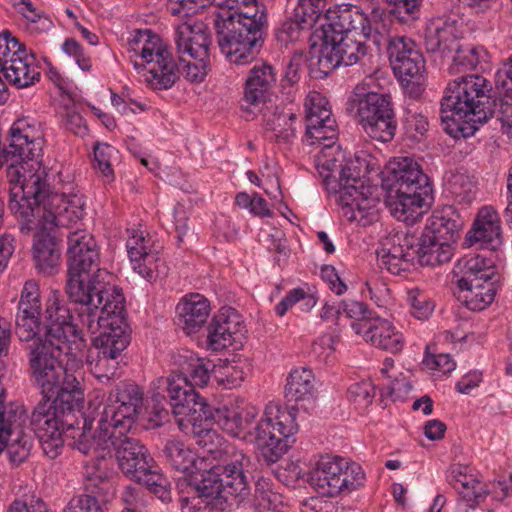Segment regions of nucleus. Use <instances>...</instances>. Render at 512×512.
<instances>
[{"mask_svg": "<svg viewBox=\"0 0 512 512\" xmlns=\"http://www.w3.org/2000/svg\"><path fill=\"white\" fill-rule=\"evenodd\" d=\"M46 325L39 328L31 340L24 343L31 375L49 393L58 387L65 370H79L86 341L72 322L70 310L54 298L46 307Z\"/></svg>", "mask_w": 512, "mask_h": 512, "instance_id": "obj_1", "label": "nucleus"}, {"mask_svg": "<svg viewBox=\"0 0 512 512\" xmlns=\"http://www.w3.org/2000/svg\"><path fill=\"white\" fill-rule=\"evenodd\" d=\"M329 20L323 27L317 60L313 63L324 76L341 65H354L365 56L366 47L358 37L371 39L380 46L389 34V19L380 7L366 14L358 6L342 5Z\"/></svg>", "mask_w": 512, "mask_h": 512, "instance_id": "obj_2", "label": "nucleus"}, {"mask_svg": "<svg viewBox=\"0 0 512 512\" xmlns=\"http://www.w3.org/2000/svg\"><path fill=\"white\" fill-rule=\"evenodd\" d=\"M329 141L315 157L325 189L337 196L336 201L348 221L361 226L372 224L379 219L381 211L380 189L365 185L355 161L347 158L335 140Z\"/></svg>", "mask_w": 512, "mask_h": 512, "instance_id": "obj_3", "label": "nucleus"}, {"mask_svg": "<svg viewBox=\"0 0 512 512\" xmlns=\"http://www.w3.org/2000/svg\"><path fill=\"white\" fill-rule=\"evenodd\" d=\"M298 409L283 407L278 402H269L263 417L254 427L249 426L258 415V410L234 393L226 396V433L244 442L254 443L259 455L267 463L277 462L288 450L289 438L298 431Z\"/></svg>", "mask_w": 512, "mask_h": 512, "instance_id": "obj_4", "label": "nucleus"}, {"mask_svg": "<svg viewBox=\"0 0 512 512\" xmlns=\"http://www.w3.org/2000/svg\"><path fill=\"white\" fill-rule=\"evenodd\" d=\"M69 256L66 291L69 299L79 306L123 294L120 287L106 280L112 275L101 269L100 252L96 240L86 230H77L68 236Z\"/></svg>", "mask_w": 512, "mask_h": 512, "instance_id": "obj_5", "label": "nucleus"}, {"mask_svg": "<svg viewBox=\"0 0 512 512\" xmlns=\"http://www.w3.org/2000/svg\"><path fill=\"white\" fill-rule=\"evenodd\" d=\"M490 82L480 75L459 77L448 84L441 100L440 117L453 137L474 135L493 115Z\"/></svg>", "mask_w": 512, "mask_h": 512, "instance_id": "obj_6", "label": "nucleus"}, {"mask_svg": "<svg viewBox=\"0 0 512 512\" xmlns=\"http://www.w3.org/2000/svg\"><path fill=\"white\" fill-rule=\"evenodd\" d=\"M92 430V425L85 421L83 430H75L72 428L73 441L68 445L77 449L83 454L93 455L98 462L96 468L98 472L95 474V478L104 480L108 477L105 471H101V468L106 469L105 457L110 455L112 450L116 452V459L118 461L120 469L127 475L141 480L143 476H146L151 472L153 468V459L148 454V451L144 445H142L137 439L128 437L127 433L124 432L121 435H107V438L112 442L111 445H104L102 440H106V436H101L100 430ZM108 434L113 433V429H108Z\"/></svg>", "mask_w": 512, "mask_h": 512, "instance_id": "obj_7", "label": "nucleus"}, {"mask_svg": "<svg viewBox=\"0 0 512 512\" xmlns=\"http://www.w3.org/2000/svg\"><path fill=\"white\" fill-rule=\"evenodd\" d=\"M124 48L129 62L151 90H168L178 80V67L167 44L151 30H134Z\"/></svg>", "mask_w": 512, "mask_h": 512, "instance_id": "obj_8", "label": "nucleus"}, {"mask_svg": "<svg viewBox=\"0 0 512 512\" xmlns=\"http://www.w3.org/2000/svg\"><path fill=\"white\" fill-rule=\"evenodd\" d=\"M77 313L82 326L89 333L99 331V335L92 339V349L101 354L121 357L130 343L124 294H116L101 304L95 301L79 306Z\"/></svg>", "mask_w": 512, "mask_h": 512, "instance_id": "obj_9", "label": "nucleus"}, {"mask_svg": "<svg viewBox=\"0 0 512 512\" xmlns=\"http://www.w3.org/2000/svg\"><path fill=\"white\" fill-rule=\"evenodd\" d=\"M451 257L449 242L423 232L418 240L403 234L389 236L378 252L380 265L392 274L409 271L416 262L422 266L441 265Z\"/></svg>", "mask_w": 512, "mask_h": 512, "instance_id": "obj_10", "label": "nucleus"}, {"mask_svg": "<svg viewBox=\"0 0 512 512\" xmlns=\"http://www.w3.org/2000/svg\"><path fill=\"white\" fill-rule=\"evenodd\" d=\"M362 467L350 459L336 455H322L310 472V486L320 495L338 497L349 495L365 483Z\"/></svg>", "mask_w": 512, "mask_h": 512, "instance_id": "obj_11", "label": "nucleus"}, {"mask_svg": "<svg viewBox=\"0 0 512 512\" xmlns=\"http://www.w3.org/2000/svg\"><path fill=\"white\" fill-rule=\"evenodd\" d=\"M223 461L216 457H201L195 472L188 477L192 496H181L182 512H222Z\"/></svg>", "mask_w": 512, "mask_h": 512, "instance_id": "obj_12", "label": "nucleus"}, {"mask_svg": "<svg viewBox=\"0 0 512 512\" xmlns=\"http://www.w3.org/2000/svg\"><path fill=\"white\" fill-rule=\"evenodd\" d=\"M142 404L143 391L135 383H121L109 393L107 403L96 420L97 426L95 428V430H100L101 436H106V440H102V443H105L104 445L112 443L107 438L108 429H113V433L109 434L110 437L129 432Z\"/></svg>", "mask_w": 512, "mask_h": 512, "instance_id": "obj_13", "label": "nucleus"}, {"mask_svg": "<svg viewBox=\"0 0 512 512\" xmlns=\"http://www.w3.org/2000/svg\"><path fill=\"white\" fill-rule=\"evenodd\" d=\"M347 111L354 115L365 132L380 142H389L395 136L397 121L391 97L368 92L349 98Z\"/></svg>", "mask_w": 512, "mask_h": 512, "instance_id": "obj_14", "label": "nucleus"}, {"mask_svg": "<svg viewBox=\"0 0 512 512\" xmlns=\"http://www.w3.org/2000/svg\"><path fill=\"white\" fill-rule=\"evenodd\" d=\"M64 416L61 410L52 405L49 397L38 403L31 416L34 432L43 452L50 459H55L63 448Z\"/></svg>", "mask_w": 512, "mask_h": 512, "instance_id": "obj_15", "label": "nucleus"}, {"mask_svg": "<svg viewBox=\"0 0 512 512\" xmlns=\"http://www.w3.org/2000/svg\"><path fill=\"white\" fill-rule=\"evenodd\" d=\"M249 465L250 458L243 449L226 442V511L249 504L250 484L246 474Z\"/></svg>", "mask_w": 512, "mask_h": 512, "instance_id": "obj_16", "label": "nucleus"}, {"mask_svg": "<svg viewBox=\"0 0 512 512\" xmlns=\"http://www.w3.org/2000/svg\"><path fill=\"white\" fill-rule=\"evenodd\" d=\"M167 390L173 406V414L179 429L188 433V422L195 420L208 404L194 390L187 376L179 371L172 373L167 379Z\"/></svg>", "mask_w": 512, "mask_h": 512, "instance_id": "obj_17", "label": "nucleus"}, {"mask_svg": "<svg viewBox=\"0 0 512 512\" xmlns=\"http://www.w3.org/2000/svg\"><path fill=\"white\" fill-rule=\"evenodd\" d=\"M306 134L312 144L322 145L324 140H336V121L332 117L329 101L317 91L307 94L304 101Z\"/></svg>", "mask_w": 512, "mask_h": 512, "instance_id": "obj_18", "label": "nucleus"}, {"mask_svg": "<svg viewBox=\"0 0 512 512\" xmlns=\"http://www.w3.org/2000/svg\"><path fill=\"white\" fill-rule=\"evenodd\" d=\"M385 191H430L429 178L421 166L410 157L394 158L389 163L382 180Z\"/></svg>", "mask_w": 512, "mask_h": 512, "instance_id": "obj_19", "label": "nucleus"}, {"mask_svg": "<svg viewBox=\"0 0 512 512\" xmlns=\"http://www.w3.org/2000/svg\"><path fill=\"white\" fill-rule=\"evenodd\" d=\"M388 55L395 75L402 81L419 83L423 78L425 61L411 39L395 37L389 40Z\"/></svg>", "mask_w": 512, "mask_h": 512, "instance_id": "obj_20", "label": "nucleus"}, {"mask_svg": "<svg viewBox=\"0 0 512 512\" xmlns=\"http://www.w3.org/2000/svg\"><path fill=\"white\" fill-rule=\"evenodd\" d=\"M42 301L37 281L27 280L20 293L15 316V333L19 340H31L42 327L40 315Z\"/></svg>", "mask_w": 512, "mask_h": 512, "instance_id": "obj_21", "label": "nucleus"}, {"mask_svg": "<svg viewBox=\"0 0 512 512\" xmlns=\"http://www.w3.org/2000/svg\"><path fill=\"white\" fill-rule=\"evenodd\" d=\"M176 49L182 61L209 60L210 35L201 21H186L175 27Z\"/></svg>", "mask_w": 512, "mask_h": 512, "instance_id": "obj_22", "label": "nucleus"}, {"mask_svg": "<svg viewBox=\"0 0 512 512\" xmlns=\"http://www.w3.org/2000/svg\"><path fill=\"white\" fill-rule=\"evenodd\" d=\"M351 328L367 343L394 354L399 353L405 345L402 332L387 319L377 317L371 320L352 322Z\"/></svg>", "mask_w": 512, "mask_h": 512, "instance_id": "obj_23", "label": "nucleus"}, {"mask_svg": "<svg viewBox=\"0 0 512 512\" xmlns=\"http://www.w3.org/2000/svg\"><path fill=\"white\" fill-rule=\"evenodd\" d=\"M128 232L126 247L133 270L148 281L155 280L159 256L152 237L142 230L132 229Z\"/></svg>", "mask_w": 512, "mask_h": 512, "instance_id": "obj_24", "label": "nucleus"}, {"mask_svg": "<svg viewBox=\"0 0 512 512\" xmlns=\"http://www.w3.org/2000/svg\"><path fill=\"white\" fill-rule=\"evenodd\" d=\"M503 243L500 217L491 206L482 207L477 214L472 228L465 236L467 246L478 245L491 251L498 250Z\"/></svg>", "mask_w": 512, "mask_h": 512, "instance_id": "obj_25", "label": "nucleus"}, {"mask_svg": "<svg viewBox=\"0 0 512 512\" xmlns=\"http://www.w3.org/2000/svg\"><path fill=\"white\" fill-rule=\"evenodd\" d=\"M13 417L15 414L5 410L2 397H0V453L6 449L10 462L18 465L29 457L32 439L14 426Z\"/></svg>", "mask_w": 512, "mask_h": 512, "instance_id": "obj_26", "label": "nucleus"}, {"mask_svg": "<svg viewBox=\"0 0 512 512\" xmlns=\"http://www.w3.org/2000/svg\"><path fill=\"white\" fill-rule=\"evenodd\" d=\"M212 415V409L208 405L200 415L196 414L195 420L187 423V434H192L196 438L197 444L206 449L208 455L205 457H216L217 460L223 461V428L219 422L212 420Z\"/></svg>", "mask_w": 512, "mask_h": 512, "instance_id": "obj_27", "label": "nucleus"}, {"mask_svg": "<svg viewBox=\"0 0 512 512\" xmlns=\"http://www.w3.org/2000/svg\"><path fill=\"white\" fill-rule=\"evenodd\" d=\"M430 191H386L385 202L391 214L399 221L414 224L428 208Z\"/></svg>", "mask_w": 512, "mask_h": 512, "instance_id": "obj_28", "label": "nucleus"}, {"mask_svg": "<svg viewBox=\"0 0 512 512\" xmlns=\"http://www.w3.org/2000/svg\"><path fill=\"white\" fill-rule=\"evenodd\" d=\"M461 37L458 21L450 17H435L428 20L424 32V45L428 52H450Z\"/></svg>", "mask_w": 512, "mask_h": 512, "instance_id": "obj_29", "label": "nucleus"}, {"mask_svg": "<svg viewBox=\"0 0 512 512\" xmlns=\"http://www.w3.org/2000/svg\"><path fill=\"white\" fill-rule=\"evenodd\" d=\"M178 324L185 334L199 332L211 313L210 301L202 294L189 293L181 298L176 307Z\"/></svg>", "mask_w": 512, "mask_h": 512, "instance_id": "obj_30", "label": "nucleus"}, {"mask_svg": "<svg viewBox=\"0 0 512 512\" xmlns=\"http://www.w3.org/2000/svg\"><path fill=\"white\" fill-rule=\"evenodd\" d=\"M78 370H65L58 387L48 394L43 393V399H51L52 405L61 410L62 414L73 411L84 400V393L80 382L74 372Z\"/></svg>", "mask_w": 512, "mask_h": 512, "instance_id": "obj_31", "label": "nucleus"}, {"mask_svg": "<svg viewBox=\"0 0 512 512\" xmlns=\"http://www.w3.org/2000/svg\"><path fill=\"white\" fill-rule=\"evenodd\" d=\"M0 70L6 81L18 89L30 87L40 79V67L30 51L0 66Z\"/></svg>", "mask_w": 512, "mask_h": 512, "instance_id": "obj_32", "label": "nucleus"}, {"mask_svg": "<svg viewBox=\"0 0 512 512\" xmlns=\"http://www.w3.org/2000/svg\"><path fill=\"white\" fill-rule=\"evenodd\" d=\"M276 80V72L273 66L267 63L255 65L250 70L245 83L244 101L248 105H259L275 85Z\"/></svg>", "mask_w": 512, "mask_h": 512, "instance_id": "obj_33", "label": "nucleus"}, {"mask_svg": "<svg viewBox=\"0 0 512 512\" xmlns=\"http://www.w3.org/2000/svg\"><path fill=\"white\" fill-rule=\"evenodd\" d=\"M455 271L460 275L458 285L469 282H488L496 274L494 261L484 255H466L458 260Z\"/></svg>", "mask_w": 512, "mask_h": 512, "instance_id": "obj_34", "label": "nucleus"}, {"mask_svg": "<svg viewBox=\"0 0 512 512\" xmlns=\"http://www.w3.org/2000/svg\"><path fill=\"white\" fill-rule=\"evenodd\" d=\"M462 226L459 215L452 206L435 210L429 217L423 233L433 234L437 238L452 242L458 236Z\"/></svg>", "mask_w": 512, "mask_h": 512, "instance_id": "obj_35", "label": "nucleus"}, {"mask_svg": "<svg viewBox=\"0 0 512 512\" xmlns=\"http://www.w3.org/2000/svg\"><path fill=\"white\" fill-rule=\"evenodd\" d=\"M315 377L312 370L301 367L293 369L285 385L284 395L288 402H311L315 394Z\"/></svg>", "mask_w": 512, "mask_h": 512, "instance_id": "obj_36", "label": "nucleus"}, {"mask_svg": "<svg viewBox=\"0 0 512 512\" xmlns=\"http://www.w3.org/2000/svg\"><path fill=\"white\" fill-rule=\"evenodd\" d=\"M467 467H459L454 471L452 485L467 505L474 508L487 495L486 485L473 474L468 473Z\"/></svg>", "mask_w": 512, "mask_h": 512, "instance_id": "obj_37", "label": "nucleus"}, {"mask_svg": "<svg viewBox=\"0 0 512 512\" xmlns=\"http://www.w3.org/2000/svg\"><path fill=\"white\" fill-rule=\"evenodd\" d=\"M458 287L459 299L473 311L484 310L493 302L496 295L494 283L491 281L469 282L468 285Z\"/></svg>", "mask_w": 512, "mask_h": 512, "instance_id": "obj_38", "label": "nucleus"}, {"mask_svg": "<svg viewBox=\"0 0 512 512\" xmlns=\"http://www.w3.org/2000/svg\"><path fill=\"white\" fill-rule=\"evenodd\" d=\"M297 114L292 107H276L267 118L266 128L273 133L278 142L291 143L296 138Z\"/></svg>", "mask_w": 512, "mask_h": 512, "instance_id": "obj_39", "label": "nucleus"}, {"mask_svg": "<svg viewBox=\"0 0 512 512\" xmlns=\"http://www.w3.org/2000/svg\"><path fill=\"white\" fill-rule=\"evenodd\" d=\"M180 363V373L187 376L193 386L204 387L214 376L217 379V366L210 360L199 358L192 353H187Z\"/></svg>", "mask_w": 512, "mask_h": 512, "instance_id": "obj_40", "label": "nucleus"}, {"mask_svg": "<svg viewBox=\"0 0 512 512\" xmlns=\"http://www.w3.org/2000/svg\"><path fill=\"white\" fill-rule=\"evenodd\" d=\"M260 40L256 37L237 39L235 36H226V59L235 66L250 64L260 51Z\"/></svg>", "mask_w": 512, "mask_h": 512, "instance_id": "obj_41", "label": "nucleus"}, {"mask_svg": "<svg viewBox=\"0 0 512 512\" xmlns=\"http://www.w3.org/2000/svg\"><path fill=\"white\" fill-rule=\"evenodd\" d=\"M163 451L171 466L187 477L195 472L201 458L182 441L175 439L167 441Z\"/></svg>", "mask_w": 512, "mask_h": 512, "instance_id": "obj_42", "label": "nucleus"}, {"mask_svg": "<svg viewBox=\"0 0 512 512\" xmlns=\"http://www.w3.org/2000/svg\"><path fill=\"white\" fill-rule=\"evenodd\" d=\"M33 255L37 267L43 272L50 273L60 258L55 239L49 234L38 233L34 237Z\"/></svg>", "mask_w": 512, "mask_h": 512, "instance_id": "obj_43", "label": "nucleus"}, {"mask_svg": "<svg viewBox=\"0 0 512 512\" xmlns=\"http://www.w3.org/2000/svg\"><path fill=\"white\" fill-rule=\"evenodd\" d=\"M16 10L27 20L31 33L48 32L53 27L51 19L30 0H12Z\"/></svg>", "mask_w": 512, "mask_h": 512, "instance_id": "obj_44", "label": "nucleus"}, {"mask_svg": "<svg viewBox=\"0 0 512 512\" xmlns=\"http://www.w3.org/2000/svg\"><path fill=\"white\" fill-rule=\"evenodd\" d=\"M120 357L111 354H101L91 349L87 356V364L91 373L101 382L109 381L117 374Z\"/></svg>", "mask_w": 512, "mask_h": 512, "instance_id": "obj_45", "label": "nucleus"}, {"mask_svg": "<svg viewBox=\"0 0 512 512\" xmlns=\"http://www.w3.org/2000/svg\"><path fill=\"white\" fill-rule=\"evenodd\" d=\"M255 506L262 510L279 511L284 506L283 496L273 489L270 479L259 477L255 483Z\"/></svg>", "mask_w": 512, "mask_h": 512, "instance_id": "obj_46", "label": "nucleus"}, {"mask_svg": "<svg viewBox=\"0 0 512 512\" xmlns=\"http://www.w3.org/2000/svg\"><path fill=\"white\" fill-rule=\"evenodd\" d=\"M226 36H235L237 39H261L260 20H249V17H239L226 10Z\"/></svg>", "mask_w": 512, "mask_h": 512, "instance_id": "obj_47", "label": "nucleus"}, {"mask_svg": "<svg viewBox=\"0 0 512 512\" xmlns=\"http://www.w3.org/2000/svg\"><path fill=\"white\" fill-rule=\"evenodd\" d=\"M247 339V329L239 312L226 307V349L231 347L233 351L240 350Z\"/></svg>", "mask_w": 512, "mask_h": 512, "instance_id": "obj_48", "label": "nucleus"}, {"mask_svg": "<svg viewBox=\"0 0 512 512\" xmlns=\"http://www.w3.org/2000/svg\"><path fill=\"white\" fill-rule=\"evenodd\" d=\"M448 190L456 203L469 205L476 197L477 186L472 177L465 173L457 172L450 177Z\"/></svg>", "mask_w": 512, "mask_h": 512, "instance_id": "obj_49", "label": "nucleus"}, {"mask_svg": "<svg viewBox=\"0 0 512 512\" xmlns=\"http://www.w3.org/2000/svg\"><path fill=\"white\" fill-rule=\"evenodd\" d=\"M455 55L451 69L455 73L465 72L475 69L484 54L482 47L472 45L456 46L454 48Z\"/></svg>", "mask_w": 512, "mask_h": 512, "instance_id": "obj_50", "label": "nucleus"}, {"mask_svg": "<svg viewBox=\"0 0 512 512\" xmlns=\"http://www.w3.org/2000/svg\"><path fill=\"white\" fill-rule=\"evenodd\" d=\"M79 108V105L75 103L65 104L62 106L59 113L61 117V125L67 131L83 137L88 133V127Z\"/></svg>", "mask_w": 512, "mask_h": 512, "instance_id": "obj_51", "label": "nucleus"}, {"mask_svg": "<svg viewBox=\"0 0 512 512\" xmlns=\"http://www.w3.org/2000/svg\"><path fill=\"white\" fill-rule=\"evenodd\" d=\"M326 10V0H299L294 9L297 21L312 27Z\"/></svg>", "mask_w": 512, "mask_h": 512, "instance_id": "obj_52", "label": "nucleus"}, {"mask_svg": "<svg viewBox=\"0 0 512 512\" xmlns=\"http://www.w3.org/2000/svg\"><path fill=\"white\" fill-rule=\"evenodd\" d=\"M407 301L411 307V314L419 320L428 319L435 308L432 299L419 288L407 291Z\"/></svg>", "mask_w": 512, "mask_h": 512, "instance_id": "obj_53", "label": "nucleus"}, {"mask_svg": "<svg viewBox=\"0 0 512 512\" xmlns=\"http://www.w3.org/2000/svg\"><path fill=\"white\" fill-rule=\"evenodd\" d=\"M118 150L107 144L97 143L94 146L95 168L110 181L113 178L112 162L117 158Z\"/></svg>", "mask_w": 512, "mask_h": 512, "instance_id": "obj_54", "label": "nucleus"}, {"mask_svg": "<svg viewBox=\"0 0 512 512\" xmlns=\"http://www.w3.org/2000/svg\"><path fill=\"white\" fill-rule=\"evenodd\" d=\"M27 52L26 46L20 43L10 31L4 30L0 33V66Z\"/></svg>", "mask_w": 512, "mask_h": 512, "instance_id": "obj_55", "label": "nucleus"}, {"mask_svg": "<svg viewBox=\"0 0 512 512\" xmlns=\"http://www.w3.org/2000/svg\"><path fill=\"white\" fill-rule=\"evenodd\" d=\"M250 371V365L242 360L238 354H233L232 359L226 356V388L237 387Z\"/></svg>", "mask_w": 512, "mask_h": 512, "instance_id": "obj_56", "label": "nucleus"}, {"mask_svg": "<svg viewBox=\"0 0 512 512\" xmlns=\"http://www.w3.org/2000/svg\"><path fill=\"white\" fill-rule=\"evenodd\" d=\"M429 123L427 117L416 110L407 109L404 117V129L406 135L419 140L428 131Z\"/></svg>", "mask_w": 512, "mask_h": 512, "instance_id": "obj_57", "label": "nucleus"}, {"mask_svg": "<svg viewBox=\"0 0 512 512\" xmlns=\"http://www.w3.org/2000/svg\"><path fill=\"white\" fill-rule=\"evenodd\" d=\"M304 300L308 307L316 305V299L308 294L303 288H294L275 306V312L278 316H284L286 312L297 302Z\"/></svg>", "mask_w": 512, "mask_h": 512, "instance_id": "obj_58", "label": "nucleus"}, {"mask_svg": "<svg viewBox=\"0 0 512 512\" xmlns=\"http://www.w3.org/2000/svg\"><path fill=\"white\" fill-rule=\"evenodd\" d=\"M62 51L72 57L82 71L89 72L92 69L91 57L75 39H66L62 44Z\"/></svg>", "mask_w": 512, "mask_h": 512, "instance_id": "obj_59", "label": "nucleus"}, {"mask_svg": "<svg viewBox=\"0 0 512 512\" xmlns=\"http://www.w3.org/2000/svg\"><path fill=\"white\" fill-rule=\"evenodd\" d=\"M422 365L428 370L443 374L452 372L456 367L455 361L452 359L450 354L446 353H426L423 358Z\"/></svg>", "mask_w": 512, "mask_h": 512, "instance_id": "obj_60", "label": "nucleus"}, {"mask_svg": "<svg viewBox=\"0 0 512 512\" xmlns=\"http://www.w3.org/2000/svg\"><path fill=\"white\" fill-rule=\"evenodd\" d=\"M374 395V388L368 381L353 383L347 391L348 399L360 407L371 404Z\"/></svg>", "mask_w": 512, "mask_h": 512, "instance_id": "obj_61", "label": "nucleus"}, {"mask_svg": "<svg viewBox=\"0 0 512 512\" xmlns=\"http://www.w3.org/2000/svg\"><path fill=\"white\" fill-rule=\"evenodd\" d=\"M207 348L211 351L224 349V319L214 316L207 326Z\"/></svg>", "mask_w": 512, "mask_h": 512, "instance_id": "obj_62", "label": "nucleus"}, {"mask_svg": "<svg viewBox=\"0 0 512 512\" xmlns=\"http://www.w3.org/2000/svg\"><path fill=\"white\" fill-rule=\"evenodd\" d=\"M63 512H103V508L95 496L82 494L73 497Z\"/></svg>", "mask_w": 512, "mask_h": 512, "instance_id": "obj_63", "label": "nucleus"}, {"mask_svg": "<svg viewBox=\"0 0 512 512\" xmlns=\"http://www.w3.org/2000/svg\"><path fill=\"white\" fill-rule=\"evenodd\" d=\"M232 6L226 10L239 17H249V20H260V26L262 25L263 14H259L257 0H234Z\"/></svg>", "mask_w": 512, "mask_h": 512, "instance_id": "obj_64", "label": "nucleus"}]
</instances>
